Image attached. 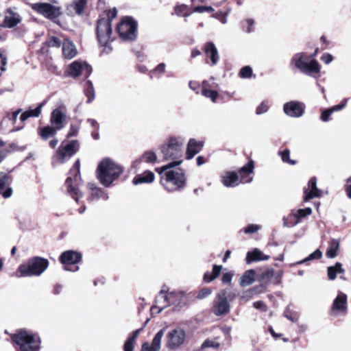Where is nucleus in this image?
<instances>
[{"instance_id":"obj_19","label":"nucleus","mask_w":351,"mask_h":351,"mask_svg":"<svg viewBox=\"0 0 351 351\" xmlns=\"http://www.w3.org/2000/svg\"><path fill=\"white\" fill-rule=\"evenodd\" d=\"M66 114L61 107L55 108L51 113L50 123L58 130H62L66 123Z\"/></svg>"},{"instance_id":"obj_47","label":"nucleus","mask_w":351,"mask_h":351,"mask_svg":"<svg viewBox=\"0 0 351 351\" xmlns=\"http://www.w3.org/2000/svg\"><path fill=\"white\" fill-rule=\"evenodd\" d=\"M46 44L49 47H60L62 45V42L58 38L52 36L49 38Z\"/></svg>"},{"instance_id":"obj_52","label":"nucleus","mask_w":351,"mask_h":351,"mask_svg":"<svg viewBox=\"0 0 351 351\" xmlns=\"http://www.w3.org/2000/svg\"><path fill=\"white\" fill-rule=\"evenodd\" d=\"M44 103H40L35 109L27 110L29 112L30 117H38L41 113Z\"/></svg>"},{"instance_id":"obj_53","label":"nucleus","mask_w":351,"mask_h":351,"mask_svg":"<svg viewBox=\"0 0 351 351\" xmlns=\"http://www.w3.org/2000/svg\"><path fill=\"white\" fill-rule=\"evenodd\" d=\"M212 293V290L209 288H204L201 289L198 294L196 296V298L199 300H202L206 298H207L208 295H210Z\"/></svg>"},{"instance_id":"obj_41","label":"nucleus","mask_w":351,"mask_h":351,"mask_svg":"<svg viewBox=\"0 0 351 351\" xmlns=\"http://www.w3.org/2000/svg\"><path fill=\"white\" fill-rule=\"evenodd\" d=\"M278 155L280 156L281 160L284 162L289 164L291 165H294L296 164V161L295 160H291L290 158V151L289 149H286L282 150V151H279L278 152Z\"/></svg>"},{"instance_id":"obj_36","label":"nucleus","mask_w":351,"mask_h":351,"mask_svg":"<svg viewBox=\"0 0 351 351\" xmlns=\"http://www.w3.org/2000/svg\"><path fill=\"white\" fill-rule=\"evenodd\" d=\"M255 281V272L253 269L246 271L241 279V285L248 286Z\"/></svg>"},{"instance_id":"obj_8","label":"nucleus","mask_w":351,"mask_h":351,"mask_svg":"<svg viewBox=\"0 0 351 351\" xmlns=\"http://www.w3.org/2000/svg\"><path fill=\"white\" fill-rule=\"evenodd\" d=\"M79 147L76 140L62 141L52 157V165L56 167L68 161L78 151Z\"/></svg>"},{"instance_id":"obj_62","label":"nucleus","mask_w":351,"mask_h":351,"mask_svg":"<svg viewBox=\"0 0 351 351\" xmlns=\"http://www.w3.org/2000/svg\"><path fill=\"white\" fill-rule=\"evenodd\" d=\"M134 342L127 339L123 345L124 351H134Z\"/></svg>"},{"instance_id":"obj_44","label":"nucleus","mask_w":351,"mask_h":351,"mask_svg":"<svg viewBox=\"0 0 351 351\" xmlns=\"http://www.w3.org/2000/svg\"><path fill=\"white\" fill-rule=\"evenodd\" d=\"M239 75L241 78H249L252 75V69L250 66H245L241 69Z\"/></svg>"},{"instance_id":"obj_40","label":"nucleus","mask_w":351,"mask_h":351,"mask_svg":"<svg viewBox=\"0 0 351 351\" xmlns=\"http://www.w3.org/2000/svg\"><path fill=\"white\" fill-rule=\"evenodd\" d=\"M322 256V252L319 250L317 249L315 252L311 253L308 257L299 261L295 263V265H301L307 263L309 261H312L314 259H319Z\"/></svg>"},{"instance_id":"obj_6","label":"nucleus","mask_w":351,"mask_h":351,"mask_svg":"<svg viewBox=\"0 0 351 351\" xmlns=\"http://www.w3.org/2000/svg\"><path fill=\"white\" fill-rule=\"evenodd\" d=\"M49 265V261L45 258L32 257L25 263L19 266V277L40 276L48 268Z\"/></svg>"},{"instance_id":"obj_7","label":"nucleus","mask_w":351,"mask_h":351,"mask_svg":"<svg viewBox=\"0 0 351 351\" xmlns=\"http://www.w3.org/2000/svg\"><path fill=\"white\" fill-rule=\"evenodd\" d=\"M290 64L308 75H313L320 71L319 62L314 59H311V57L304 53L295 54L291 60Z\"/></svg>"},{"instance_id":"obj_26","label":"nucleus","mask_w":351,"mask_h":351,"mask_svg":"<svg viewBox=\"0 0 351 351\" xmlns=\"http://www.w3.org/2000/svg\"><path fill=\"white\" fill-rule=\"evenodd\" d=\"M204 143L202 141H197L194 138H191L187 144L186 158L190 160L198 154L202 149Z\"/></svg>"},{"instance_id":"obj_35","label":"nucleus","mask_w":351,"mask_h":351,"mask_svg":"<svg viewBox=\"0 0 351 351\" xmlns=\"http://www.w3.org/2000/svg\"><path fill=\"white\" fill-rule=\"evenodd\" d=\"M57 131H59L53 125H47L41 128H39V134L41 138L44 140L48 139L51 136L56 135Z\"/></svg>"},{"instance_id":"obj_25","label":"nucleus","mask_w":351,"mask_h":351,"mask_svg":"<svg viewBox=\"0 0 351 351\" xmlns=\"http://www.w3.org/2000/svg\"><path fill=\"white\" fill-rule=\"evenodd\" d=\"M143 161L154 165L158 162V156L156 152L152 150L146 151L139 159L133 162L132 167L135 169L138 168Z\"/></svg>"},{"instance_id":"obj_46","label":"nucleus","mask_w":351,"mask_h":351,"mask_svg":"<svg viewBox=\"0 0 351 351\" xmlns=\"http://www.w3.org/2000/svg\"><path fill=\"white\" fill-rule=\"evenodd\" d=\"M269 106L267 101H262L260 105L256 109V114L261 115L267 112L269 110Z\"/></svg>"},{"instance_id":"obj_60","label":"nucleus","mask_w":351,"mask_h":351,"mask_svg":"<svg viewBox=\"0 0 351 351\" xmlns=\"http://www.w3.org/2000/svg\"><path fill=\"white\" fill-rule=\"evenodd\" d=\"M227 16L228 12L223 13L222 12H219L214 15V17L218 19L223 24H226L227 23Z\"/></svg>"},{"instance_id":"obj_59","label":"nucleus","mask_w":351,"mask_h":351,"mask_svg":"<svg viewBox=\"0 0 351 351\" xmlns=\"http://www.w3.org/2000/svg\"><path fill=\"white\" fill-rule=\"evenodd\" d=\"M254 293V291L253 289L247 290L241 295V300L246 302L253 297Z\"/></svg>"},{"instance_id":"obj_55","label":"nucleus","mask_w":351,"mask_h":351,"mask_svg":"<svg viewBox=\"0 0 351 351\" xmlns=\"http://www.w3.org/2000/svg\"><path fill=\"white\" fill-rule=\"evenodd\" d=\"M79 130H80V125L71 124L66 137L71 138L73 136H76L78 134Z\"/></svg>"},{"instance_id":"obj_11","label":"nucleus","mask_w":351,"mask_h":351,"mask_svg":"<svg viewBox=\"0 0 351 351\" xmlns=\"http://www.w3.org/2000/svg\"><path fill=\"white\" fill-rule=\"evenodd\" d=\"M80 166V160L77 159L70 170V173L73 176V178L69 176L66 178L65 182L68 193L77 202L79 199L82 197V193L77 188V185L81 182Z\"/></svg>"},{"instance_id":"obj_10","label":"nucleus","mask_w":351,"mask_h":351,"mask_svg":"<svg viewBox=\"0 0 351 351\" xmlns=\"http://www.w3.org/2000/svg\"><path fill=\"white\" fill-rule=\"evenodd\" d=\"M167 287H162L158 295L156 297V305L151 308L152 313H160L164 308L176 303L177 298H180L185 295L184 291H172L167 293Z\"/></svg>"},{"instance_id":"obj_30","label":"nucleus","mask_w":351,"mask_h":351,"mask_svg":"<svg viewBox=\"0 0 351 351\" xmlns=\"http://www.w3.org/2000/svg\"><path fill=\"white\" fill-rule=\"evenodd\" d=\"M269 258V256L263 254L258 248H254L252 251L248 252L246 256V263L250 264L252 262L266 261Z\"/></svg>"},{"instance_id":"obj_31","label":"nucleus","mask_w":351,"mask_h":351,"mask_svg":"<svg viewBox=\"0 0 351 351\" xmlns=\"http://www.w3.org/2000/svg\"><path fill=\"white\" fill-rule=\"evenodd\" d=\"M77 49L75 45L69 40H64L62 43V54L66 59H72L77 55Z\"/></svg>"},{"instance_id":"obj_57","label":"nucleus","mask_w":351,"mask_h":351,"mask_svg":"<svg viewBox=\"0 0 351 351\" xmlns=\"http://www.w3.org/2000/svg\"><path fill=\"white\" fill-rule=\"evenodd\" d=\"M117 14V11L115 8H114L112 10H109L106 13V16L102 17L100 19H109L110 23L112 24V21L113 20V19H114L116 17Z\"/></svg>"},{"instance_id":"obj_27","label":"nucleus","mask_w":351,"mask_h":351,"mask_svg":"<svg viewBox=\"0 0 351 351\" xmlns=\"http://www.w3.org/2000/svg\"><path fill=\"white\" fill-rule=\"evenodd\" d=\"M204 51L206 56L211 60V65L214 66L217 64L219 56L218 51L213 43H206L204 47Z\"/></svg>"},{"instance_id":"obj_22","label":"nucleus","mask_w":351,"mask_h":351,"mask_svg":"<svg viewBox=\"0 0 351 351\" xmlns=\"http://www.w3.org/2000/svg\"><path fill=\"white\" fill-rule=\"evenodd\" d=\"M21 16L19 13L9 8L5 12V19L1 26L13 28L21 22Z\"/></svg>"},{"instance_id":"obj_61","label":"nucleus","mask_w":351,"mask_h":351,"mask_svg":"<svg viewBox=\"0 0 351 351\" xmlns=\"http://www.w3.org/2000/svg\"><path fill=\"white\" fill-rule=\"evenodd\" d=\"M233 274L231 272H227L222 276V282L223 284H230L232 279Z\"/></svg>"},{"instance_id":"obj_56","label":"nucleus","mask_w":351,"mask_h":351,"mask_svg":"<svg viewBox=\"0 0 351 351\" xmlns=\"http://www.w3.org/2000/svg\"><path fill=\"white\" fill-rule=\"evenodd\" d=\"M22 110L19 109L11 113H8L6 118L8 119L13 124H14L17 120L18 115L21 112Z\"/></svg>"},{"instance_id":"obj_38","label":"nucleus","mask_w":351,"mask_h":351,"mask_svg":"<svg viewBox=\"0 0 351 351\" xmlns=\"http://www.w3.org/2000/svg\"><path fill=\"white\" fill-rule=\"evenodd\" d=\"M85 95L87 97V103L92 102L95 99V90L92 82L87 80L85 84Z\"/></svg>"},{"instance_id":"obj_1","label":"nucleus","mask_w":351,"mask_h":351,"mask_svg":"<svg viewBox=\"0 0 351 351\" xmlns=\"http://www.w3.org/2000/svg\"><path fill=\"white\" fill-rule=\"evenodd\" d=\"M182 161H173L156 169V171L160 175V183L169 192L180 190L186 184V178L184 170L180 168H174L180 165Z\"/></svg>"},{"instance_id":"obj_17","label":"nucleus","mask_w":351,"mask_h":351,"mask_svg":"<svg viewBox=\"0 0 351 351\" xmlns=\"http://www.w3.org/2000/svg\"><path fill=\"white\" fill-rule=\"evenodd\" d=\"M304 108L302 103L296 101L287 102L283 106L285 114L292 118L301 117L304 114Z\"/></svg>"},{"instance_id":"obj_4","label":"nucleus","mask_w":351,"mask_h":351,"mask_svg":"<svg viewBox=\"0 0 351 351\" xmlns=\"http://www.w3.org/2000/svg\"><path fill=\"white\" fill-rule=\"evenodd\" d=\"M12 340L19 346L22 351H36L40 348V337L26 329H20L10 334Z\"/></svg>"},{"instance_id":"obj_63","label":"nucleus","mask_w":351,"mask_h":351,"mask_svg":"<svg viewBox=\"0 0 351 351\" xmlns=\"http://www.w3.org/2000/svg\"><path fill=\"white\" fill-rule=\"evenodd\" d=\"M253 306L255 308L261 310L262 311H267V306L265 304V303L262 301H258V302H254Z\"/></svg>"},{"instance_id":"obj_51","label":"nucleus","mask_w":351,"mask_h":351,"mask_svg":"<svg viewBox=\"0 0 351 351\" xmlns=\"http://www.w3.org/2000/svg\"><path fill=\"white\" fill-rule=\"evenodd\" d=\"M348 100H349L348 98H346V99H343L339 104H337L331 108H329L330 109V111L333 113L335 112H337V111H340V110H343L346 106Z\"/></svg>"},{"instance_id":"obj_9","label":"nucleus","mask_w":351,"mask_h":351,"mask_svg":"<svg viewBox=\"0 0 351 351\" xmlns=\"http://www.w3.org/2000/svg\"><path fill=\"white\" fill-rule=\"evenodd\" d=\"M112 29L110 20L99 19L97 24L96 35L99 45L104 47V53H109L112 50L110 46L112 41Z\"/></svg>"},{"instance_id":"obj_2","label":"nucleus","mask_w":351,"mask_h":351,"mask_svg":"<svg viewBox=\"0 0 351 351\" xmlns=\"http://www.w3.org/2000/svg\"><path fill=\"white\" fill-rule=\"evenodd\" d=\"M123 169L113 160L106 158L101 161L97 168V178L101 184L110 187L123 173Z\"/></svg>"},{"instance_id":"obj_48","label":"nucleus","mask_w":351,"mask_h":351,"mask_svg":"<svg viewBox=\"0 0 351 351\" xmlns=\"http://www.w3.org/2000/svg\"><path fill=\"white\" fill-rule=\"evenodd\" d=\"M254 25V21L252 19H248L243 21V27L246 32L251 33L254 31L253 26Z\"/></svg>"},{"instance_id":"obj_18","label":"nucleus","mask_w":351,"mask_h":351,"mask_svg":"<svg viewBox=\"0 0 351 351\" xmlns=\"http://www.w3.org/2000/svg\"><path fill=\"white\" fill-rule=\"evenodd\" d=\"M347 309V295L339 292L333 301L330 314L337 315L338 314L345 315Z\"/></svg>"},{"instance_id":"obj_12","label":"nucleus","mask_w":351,"mask_h":351,"mask_svg":"<svg viewBox=\"0 0 351 351\" xmlns=\"http://www.w3.org/2000/svg\"><path fill=\"white\" fill-rule=\"evenodd\" d=\"M137 24L136 21L130 16L124 17L117 25V32L120 38L125 41H132L136 36Z\"/></svg>"},{"instance_id":"obj_3","label":"nucleus","mask_w":351,"mask_h":351,"mask_svg":"<svg viewBox=\"0 0 351 351\" xmlns=\"http://www.w3.org/2000/svg\"><path fill=\"white\" fill-rule=\"evenodd\" d=\"M254 168L253 160H250L246 165L240 168L239 172L226 171L221 174L223 184L226 187H235L240 183H249L252 178H248L247 175L252 173Z\"/></svg>"},{"instance_id":"obj_24","label":"nucleus","mask_w":351,"mask_h":351,"mask_svg":"<svg viewBox=\"0 0 351 351\" xmlns=\"http://www.w3.org/2000/svg\"><path fill=\"white\" fill-rule=\"evenodd\" d=\"M88 187L90 191L88 200L90 202L101 199L103 200H108L109 197L108 193L105 192L104 189L97 186L95 183H88Z\"/></svg>"},{"instance_id":"obj_45","label":"nucleus","mask_w":351,"mask_h":351,"mask_svg":"<svg viewBox=\"0 0 351 351\" xmlns=\"http://www.w3.org/2000/svg\"><path fill=\"white\" fill-rule=\"evenodd\" d=\"M261 229V226L257 224H249L247 226L242 229L245 234H253Z\"/></svg>"},{"instance_id":"obj_20","label":"nucleus","mask_w":351,"mask_h":351,"mask_svg":"<svg viewBox=\"0 0 351 351\" xmlns=\"http://www.w3.org/2000/svg\"><path fill=\"white\" fill-rule=\"evenodd\" d=\"M304 199L305 202L309 201L314 197H319L322 195V191L317 187L316 178L310 179L307 187L304 189Z\"/></svg>"},{"instance_id":"obj_49","label":"nucleus","mask_w":351,"mask_h":351,"mask_svg":"<svg viewBox=\"0 0 351 351\" xmlns=\"http://www.w3.org/2000/svg\"><path fill=\"white\" fill-rule=\"evenodd\" d=\"M219 344L215 341L210 340V339H206L203 343L201 346L202 349H205L207 348H219Z\"/></svg>"},{"instance_id":"obj_33","label":"nucleus","mask_w":351,"mask_h":351,"mask_svg":"<svg viewBox=\"0 0 351 351\" xmlns=\"http://www.w3.org/2000/svg\"><path fill=\"white\" fill-rule=\"evenodd\" d=\"M339 249V241L337 239H333L329 243L328 249L326 252V255L329 258H334L337 256V252Z\"/></svg>"},{"instance_id":"obj_15","label":"nucleus","mask_w":351,"mask_h":351,"mask_svg":"<svg viewBox=\"0 0 351 351\" xmlns=\"http://www.w3.org/2000/svg\"><path fill=\"white\" fill-rule=\"evenodd\" d=\"M66 71L69 76L75 79L80 75L87 78L92 73V67L85 62L75 60L68 66Z\"/></svg>"},{"instance_id":"obj_58","label":"nucleus","mask_w":351,"mask_h":351,"mask_svg":"<svg viewBox=\"0 0 351 351\" xmlns=\"http://www.w3.org/2000/svg\"><path fill=\"white\" fill-rule=\"evenodd\" d=\"M332 114V112L330 111V108H327L322 111L320 119L324 122H328L330 121V117Z\"/></svg>"},{"instance_id":"obj_28","label":"nucleus","mask_w":351,"mask_h":351,"mask_svg":"<svg viewBox=\"0 0 351 351\" xmlns=\"http://www.w3.org/2000/svg\"><path fill=\"white\" fill-rule=\"evenodd\" d=\"M10 176L3 172H0V193H2L4 198H8L12 195L11 187H7L5 191H2L5 187L10 184Z\"/></svg>"},{"instance_id":"obj_16","label":"nucleus","mask_w":351,"mask_h":351,"mask_svg":"<svg viewBox=\"0 0 351 351\" xmlns=\"http://www.w3.org/2000/svg\"><path fill=\"white\" fill-rule=\"evenodd\" d=\"M230 309V305L227 298V291H221L217 293L213 302V312L217 316L227 314Z\"/></svg>"},{"instance_id":"obj_13","label":"nucleus","mask_w":351,"mask_h":351,"mask_svg":"<svg viewBox=\"0 0 351 351\" xmlns=\"http://www.w3.org/2000/svg\"><path fill=\"white\" fill-rule=\"evenodd\" d=\"M186 338V334L185 330L180 327H176L167 332L165 339V346L169 350H176L184 343Z\"/></svg>"},{"instance_id":"obj_21","label":"nucleus","mask_w":351,"mask_h":351,"mask_svg":"<svg viewBox=\"0 0 351 351\" xmlns=\"http://www.w3.org/2000/svg\"><path fill=\"white\" fill-rule=\"evenodd\" d=\"M165 334V329H160L154 336L151 343L145 342L142 344L141 351H159L161 341Z\"/></svg>"},{"instance_id":"obj_23","label":"nucleus","mask_w":351,"mask_h":351,"mask_svg":"<svg viewBox=\"0 0 351 351\" xmlns=\"http://www.w3.org/2000/svg\"><path fill=\"white\" fill-rule=\"evenodd\" d=\"M81 260L82 254L73 250L64 252L60 256V261L64 265H75Z\"/></svg>"},{"instance_id":"obj_29","label":"nucleus","mask_w":351,"mask_h":351,"mask_svg":"<svg viewBox=\"0 0 351 351\" xmlns=\"http://www.w3.org/2000/svg\"><path fill=\"white\" fill-rule=\"evenodd\" d=\"M155 178L154 174L150 171H145L141 174L136 175L132 180L134 185L142 184H149L154 182Z\"/></svg>"},{"instance_id":"obj_54","label":"nucleus","mask_w":351,"mask_h":351,"mask_svg":"<svg viewBox=\"0 0 351 351\" xmlns=\"http://www.w3.org/2000/svg\"><path fill=\"white\" fill-rule=\"evenodd\" d=\"M193 11L195 12L203 13V12H213L214 9L211 6L199 5L194 8Z\"/></svg>"},{"instance_id":"obj_34","label":"nucleus","mask_w":351,"mask_h":351,"mask_svg":"<svg viewBox=\"0 0 351 351\" xmlns=\"http://www.w3.org/2000/svg\"><path fill=\"white\" fill-rule=\"evenodd\" d=\"M222 269L221 265H214L212 272H206L204 275V280L206 282H210L216 279L220 274Z\"/></svg>"},{"instance_id":"obj_50","label":"nucleus","mask_w":351,"mask_h":351,"mask_svg":"<svg viewBox=\"0 0 351 351\" xmlns=\"http://www.w3.org/2000/svg\"><path fill=\"white\" fill-rule=\"evenodd\" d=\"M298 223V219L295 220L293 218H290V216L288 218H283V226L285 227L291 228L296 226Z\"/></svg>"},{"instance_id":"obj_64","label":"nucleus","mask_w":351,"mask_h":351,"mask_svg":"<svg viewBox=\"0 0 351 351\" xmlns=\"http://www.w3.org/2000/svg\"><path fill=\"white\" fill-rule=\"evenodd\" d=\"M345 187L348 197L351 199V176L347 179Z\"/></svg>"},{"instance_id":"obj_5","label":"nucleus","mask_w":351,"mask_h":351,"mask_svg":"<svg viewBox=\"0 0 351 351\" xmlns=\"http://www.w3.org/2000/svg\"><path fill=\"white\" fill-rule=\"evenodd\" d=\"M184 139L181 136H171L160 145V150L165 160H181Z\"/></svg>"},{"instance_id":"obj_37","label":"nucleus","mask_w":351,"mask_h":351,"mask_svg":"<svg viewBox=\"0 0 351 351\" xmlns=\"http://www.w3.org/2000/svg\"><path fill=\"white\" fill-rule=\"evenodd\" d=\"M343 272L344 269L342 268V265L340 263H337L334 266L328 267V276L331 280L336 278L337 274Z\"/></svg>"},{"instance_id":"obj_32","label":"nucleus","mask_w":351,"mask_h":351,"mask_svg":"<svg viewBox=\"0 0 351 351\" xmlns=\"http://www.w3.org/2000/svg\"><path fill=\"white\" fill-rule=\"evenodd\" d=\"M86 4V0H76L70 5L67 10L69 14H81L84 10V8Z\"/></svg>"},{"instance_id":"obj_43","label":"nucleus","mask_w":351,"mask_h":351,"mask_svg":"<svg viewBox=\"0 0 351 351\" xmlns=\"http://www.w3.org/2000/svg\"><path fill=\"white\" fill-rule=\"evenodd\" d=\"M166 71V64L163 62H161L158 64L154 69H153L150 73L157 77L158 78H160L162 77L163 74H165Z\"/></svg>"},{"instance_id":"obj_42","label":"nucleus","mask_w":351,"mask_h":351,"mask_svg":"<svg viewBox=\"0 0 351 351\" xmlns=\"http://www.w3.org/2000/svg\"><path fill=\"white\" fill-rule=\"evenodd\" d=\"M202 94L206 98L210 99V100L215 103L219 97V93L216 90H210L208 88H202Z\"/></svg>"},{"instance_id":"obj_14","label":"nucleus","mask_w":351,"mask_h":351,"mask_svg":"<svg viewBox=\"0 0 351 351\" xmlns=\"http://www.w3.org/2000/svg\"><path fill=\"white\" fill-rule=\"evenodd\" d=\"M32 8L49 19H56L62 14V8L60 6L48 3H34L32 5Z\"/></svg>"},{"instance_id":"obj_39","label":"nucleus","mask_w":351,"mask_h":351,"mask_svg":"<svg viewBox=\"0 0 351 351\" xmlns=\"http://www.w3.org/2000/svg\"><path fill=\"white\" fill-rule=\"evenodd\" d=\"M312 213V209L309 207L302 209H299L296 213L290 215V218H293L295 220L298 219L299 222L300 219L306 216L310 215Z\"/></svg>"}]
</instances>
